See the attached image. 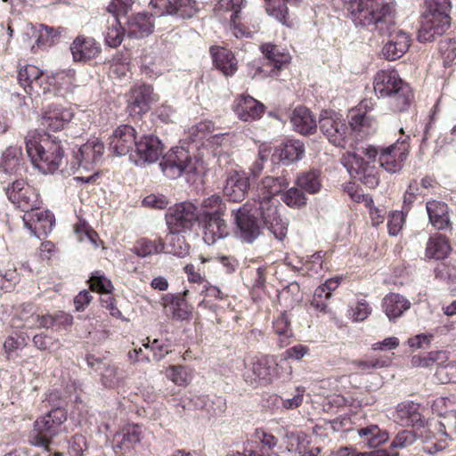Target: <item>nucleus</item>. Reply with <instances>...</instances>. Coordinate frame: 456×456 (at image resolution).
Instances as JSON below:
<instances>
[{"mask_svg":"<svg viewBox=\"0 0 456 456\" xmlns=\"http://www.w3.org/2000/svg\"><path fill=\"white\" fill-rule=\"evenodd\" d=\"M346 11L356 27L387 35L388 41L382 48L387 60L395 61L408 51L411 37L395 27V11L392 4L383 0H349Z\"/></svg>","mask_w":456,"mask_h":456,"instance_id":"1","label":"nucleus"},{"mask_svg":"<svg viewBox=\"0 0 456 456\" xmlns=\"http://www.w3.org/2000/svg\"><path fill=\"white\" fill-rule=\"evenodd\" d=\"M25 145L32 164L42 173L70 175L76 172L75 164L67 160L61 141L49 135L28 134L25 137Z\"/></svg>","mask_w":456,"mask_h":456,"instance_id":"2","label":"nucleus"},{"mask_svg":"<svg viewBox=\"0 0 456 456\" xmlns=\"http://www.w3.org/2000/svg\"><path fill=\"white\" fill-rule=\"evenodd\" d=\"M373 88L379 98H388L390 109L395 112H403L409 109L413 94L395 69H382L376 73Z\"/></svg>","mask_w":456,"mask_h":456,"instance_id":"3","label":"nucleus"},{"mask_svg":"<svg viewBox=\"0 0 456 456\" xmlns=\"http://www.w3.org/2000/svg\"><path fill=\"white\" fill-rule=\"evenodd\" d=\"M67 411L63 407H53L38 416L28 435V443L34 447L51 452V444L55 437L66 433Z\"/></svg>","mask_w":456,"mask_h":456,"instance_id":"4","label":"nucleus"},{"mask_svg":"<svg viewBox=\"0 0 456 456\" xmlns=\"http://www.w3.org/2000/svg\"><path fill=\"white\" fill-rule=\"evenodd\" d=\"M450 0H425V11L421 16L418 40L428 42L436 36L443 35L450 26Z\"/></svg>","mask_w":456,"mask_h":456,"instance_id":"5","label":"nucleus"},{"mask_svg":"<svg viewBox=\"0 0 456 456\" xmlns=\"http://www.w3.org/2000/svg\"><path fill=\"white\" fill-rule=\"evenodd\" d=\"M378 154L379 151L374 146L361 147L349 154L345 163L351 177L370 189L375 188L379 182L376 167Z\"/></svg>","mask_w":456,"mask_h":456,"instance_id":"6","label":"nucleus"},{"mask_svg":"<svg viewBox=\"0 0 456 456\" xmlns=\"http://www.w3.org/2000/svg\"><path fill=\"white\" fill-rule=\"evenodd\" d=\"M242 364L241 376L246 383L252 386L267 385L275 378H289L291 375L290 366H288L286 374L281 375L279 363L271 355H247Z\"/></svg>","mask_w":456,"mask_h":456,"instance_id":"7","label":"nucleus"},{"mask_svg":"<svg viewBox=\"0 0 456 456\" xmlns=\"http://www.w3.org/2000/svg\"><path fill=\"white\" fill-rule=\"evenodd\" d=\"M254 201L257 205L256 211L265 227L277 240H281L287 234L288 224L281 216L278 200L265 199Z\"/></svg>","mask_w":456,"mask_h":456,"instance_id":"8","label":"nucleus"},{"mask_svg":"<svg viewBox=\"0 0 456 456\" xmlns=\"http://www.w3.org/2000/svg\"><path fill=\"white\" fill-rule=\"evenodd\" d=\"M9 200L26 214L39 208L41 201L37 190L24 180H16L5 187Z\"/></svg>","mask_w":456,"mask_h":456,"instance_id":"9","label":"nucleus"},{"mask_svg":"<svg viewBox=\"0 0 456 456\" xmlns=\"http://www.w3.org/2000/svg\"><path fill=\"white\" fill-rule=\"evenodd\" d=\"M319 125L322 133L330 142L338 147L346 146L348 127L339 114L332 110L322 111Z\"/></svg>","mask_w":456,"mask_h":456,"instance_id":"10","label":"nucleus"},{"mask_svg":"<svg viewBox=\"0 0 456 456\" xmlns=\"http://www.w3.org/2000/svg\"><path fill=\"white\" fill-rule=\"evenodd\" d=\"M160 167L164 175L172 179L195 170L192 158L183 147H175L167 152L160 162Z\"/></svg>","mask_w":456,"mask_h":456,"instance_id":"11","label":"nucleus"},{"mask_svg":"<svg viewBox=\"0 0 456 456\" xmlns=\"http://www.w3.org/2000/svg\"><path fill=\"white\" fill-rule=\"evenodd\" d=\"M232 215L237 228V236L246 243H253L261 234V228L257 219L250 214L249 208L245 204L232 209Z\"/></svg>","mask_w":456,"mask_h":456,"instance_id":"12","label":"nucleus"},{"mask_svg":"<svg viewBox=\"0 0 456 456\" xmlns=\"http://www.w3.org/2000/svg\"><path fill=\"white\" fill-rule=\"evenodd\" d=\"M150 4L158 16L171 15L179 19H191L200 8L196 0H151Z\"/></svg>","mask_w":456,"mask_h":456,"instance_id":"13","label":"nucleus"},{"mask_svg":"<svg viewBox=\"0 0 456 456\" xmlns=\"http://www.w3.org/2000/svg\"><path fill=\"white\" fill-rule=\"evenodd\" d=\"M104 152V145L98 139L91 140L81 145L73 152V162L76 171L84 169L91 171L102 160Z\"/></svg>","mask_w":456,"mask_h":456,"instance_id":"14","label":"nucleus"},{"mask_svg":"<svg viewBox=\"0 0 456 456\" xmlns=\"http://www.w3.org/2000/svg\"><path fill=\"white\" fill-rule=\"evenodd\" d=\"M163 153V145L160 140L154 135H143L135 143L134 151L130 159L137 166L156 162Z\"/></svg>","mask_w":456,"mask_h":456,"instance_id":"15","label":"nucleus"},{"mask_svg":"<svg viewBox=\"0 0 456 456\" xmlns=\"http://www.w3.org/2000/svg\"><path fill=\"white\" fill-rule=\"evenodd\" d=\"M408 139L409 136L402 140L398 139L395 143L380 151V167L388 173H395L402 168V164L409 151Z\"/></svg>","mask_w":456,"mask_h":456,"instance_id":"16","label":"nucleus"},{"mask_svg":"<svg viewBox=\"0 0 456 456\" xmlns=\"http://www.w3.org/2000/svg\"><path fill=\"white\" fill-rule=\"evenodd\" d=\"M166 219L171 232H181L185 229H190L194 221L198 219L197 208L190 202L177 204L169 209Z\"/></svg>","mask_w":456,"mask_h":456,"instance_id":"17","label":"nucleus"},{"mask_svg":"<svg viewBox=\"0 0 456 456\" xmlns=\"http://www.w3.org/2000/svg\"><path fill=\"white\" fill-rule=\"evenodd\" d=\"M421 436L425 440L423 451L428 454H435L447 446L446 439L450 437L451 433L447 430L444 423L440 421L430 422L427 428L421 432Z\"/></svg>","mask_w":456,"mask_h":456,"instance_id":"18","label":"nucleus"},{"mask_svg":"<svg viewBox=\"0 0 456 456\" xmlns=\"http://www.w3.org/2000/svg\"><path fill=\"white\" fill-rule=\"evenodd\" d=\"M135 130L129 125L118 126L110 137V149L117 156H125L132 153L133 147H135Z\"/></svg>","mask_w":456,"mask_h":456,"instance_id":"19","label":"nucleus"},{"mask_svg":"<svg viewBox=\"0 0 456 456\" xmlns=\"http://www.w3.org/2000/svg\"><path fill=\"white\" fill-rule=\"evenodd\" d=\"M73 61L87 62L96 58L102 51L101 45L91 37L77 36L69 46Z\"/></svg>","mask_w":456,"mask_h":456,"instance_id":"20","label":"nucleus"},{"mask_svg":"<svg viewBox=\"0 0 456 456\" xmlns=\"http://www.w3.org/2000/svg\"><path fill=\"white\" fill-rule=\"evenodd\" d=\"M25 226L37 237L50 233L54 225V216L49 210H31L23 216Z\"/></svg>","mask_w":456,"mask_h":456,"instance_id":"21","label":"nucleus"},{"mask_svg":"<svg viewBox=\"0 0 456 456\" xmlns=\"http://www.w3.org/2000/svg\"><path fill=\"white\" fill-rule=\"evenodd\" d=\"M248 188V177L244 173L232 170L227 174L223 191L229 200L240 202L245 199Z\"/></svg>","mask_w":456,"mask_h":456,"instance_id":"22","label":"nucleus"},{"mask_svg":"<svg viewBox=\"0 0 456 456\" xmlns=\"http://www.w3.org/2000/svg\"><path fill=\"white\" fill-rule=\"evenodd\" d=\"M31 36L36 37V43L31 46V51L45 50L59 42L60 37L64 32L61 27L53 28L45 24L31 26Z\"/></svg>","mask_w":456,"mask_h":456,"instance_id":"23","label":"nucleus"},{"mask_svg":"<svg viewBox=\"0 0 456 456\" xmlns=\"http://www.w3.org/2000/svg\"><path fill=\"white\" fill-rule=\"evenodd\" d=\"M305 148L299 140H288L274 149L271 160L273 163L282 162L289 165L303 159Z\"/></svg>","mask_w":456,"mask_h":456,"instance_id":"24","label":"nucleus"},{"mask_svg":"<svg viewBox=\"0 0 456 456\" xmlns=\"http://www.w3.org/2000/svg\"><path fill=\"white\" fill-rule=\"evenodd\" d=\"M72 111L61 105H51L43 114L41 125L53 132H56L64 128L72 119Z\"/></svg>","mask_w":456,"mask_h":456,"instance_id":"25","label":"nucleus"},{"mask_svg":"<svg viewBox=\"0 0 456 456\" xmlns=\"http://www.w3.org/2000/svg\"><path fill=\"white\" fill-rule=\"evenodd\" d=\"M224 215L207 216L198 220L204 230V240L208 244L215 243L229 234L228 226L224 219Z\"/></svg>","mask_w":456,"mask_h":456,"instance_id":"26","label":"nucleus"},{"mask_svg":"<svg viewBox=\"0 0 456 456\" xmlns=\"http://www.w3.org/2000/svg\"><path fill=\"white\" fill-rule=\"evenodd\" d=\"M233 110L240 120L248 122L260 118L264 113L265 106L249 95H241L235 100Z\"/></svg>","mask_w":456,"mask_h":456,"instance_id":"27","label":"nucleus"},{"mask_svg":"<svg viewBox=\"0 0 456 456\" xmlns=\"http://www.w3.org/2000/svg\"><path fill=\"white\" fill-rule=\"evenodd\" d=\"M158 100L153 92V87L150 85H142L133 88L130 92L128 107L132 112H145L149 105Z\"/></svg>","mask_w":456,"mask_h":456,"instance_id":"28","label":"nucleus"},{"mask_svg":"<svg viewBox=\"0 0 456 456\" xmlns=\"http://www.w3.org/2000/svg\"><path fill=\"white\" fill-rule=\"evenodd\" d=\"M289 181L285 175L278 177L265 176L257 184L254 200H271L275 199V195L280 193L283 188L288 187Z\"/></svg>","mask_w":456,"mask_h":456,"instance_id":"29","label":"nucleus"},{"mask_svg":"<svg viewBox=\"0 0 456 456\" xmlns=\"http://www.w3.org/2000/svg\"><path fill=\"white\" fill-rule=\"evenodd\" d=\"M395 420L401 426H421L423 419L419 411V404L413 402H403L397 405L395 414Z\"/></svg>","mask_w":456,"mask_h":456,"instance_id":"30","label":"nucleus"},{"mask_svg":"<svg viewBox=\"0 0 456 456\" xmlns=\"http://www.w3.org/2000/svg\"><path fill=\"white\" fill-rule=\"evenodd\" d=\"M290 122L295 131L301 134H312L316 131L317 123L313 113L306 107L298 106L290 116Z\"/></svg>","mask_w":456,"mask_h":456,"instance_id":"31","label":"nucleus"},{"mask_svg":"<svg viewBox=\"0 0 456 456\" xmlns=\"http://www.w3.org/2000/svg\"><path fill=\"white\" fill-rule=\"evenodd\" d=\"M261 51L267 60L266 65L272 67V69L269 71L270 76L278 75V71L289 64L291 60L290 54L288 52L275 45H262Z\"/></svg>","mask_w":456,"mask_h":456,"instance_id":"32","label":"nucleus"},{"mask_svg":"<svg viewBox=\"0 0 456 456\" xmlns=\"http://www.w3.org/2000/svg\"><path fill=\"white\" fill-rule=\"evenodd\" d=\"M261 51L267 60L266 65L272 67V69L269 71L270 76L278 75V71L289 64L291 60L290 54L288 52L275 45H262Z\"/></svg>","mask_w":456,"mask_h":456,"instance_id":"33","label":"nucleus"},{"mask_svg":"<svg viewBox=\"0 0 456 456\" xmlns=\"http://www.w3.org/2000/svg\"><path fill=\"white\" fill-rule=\"evenodd\" d=\"M411 304L398 293H389L382 299V309L389 321L395 322L410 309Z\"/></svg>","mask_w":456,"mask_h":456,"instance_id":"34","label":"nucleus"},{"mask_svg":"<svg viewBox=\"0 0 456 456\" xmlns=\"http://www.w3.org/2000/svg\"><path fill=\"white\" fill-rule=\"evenodd\" d=\"M349 125L357 139H363L373 134L378 128L377 121L367 113L351 114Z\"/></svg>","mask_w":456,"mask_h":456,"instance_id":"35","label":"nucleus"},{"mask_svg":"<svg viewBox=\"0 0 456 456\" xmlns=\"http://www.w3.org/2000/svg\"><path fill=\"white\" fill-rule=\"evenodd\" d=\"M210 53L216 67L224 76H232L235 73L237 70V61L230 50L224 47L212 46Z\"/></svg>","mask_w":456,"mask_h":456,"instance_id":"36","label":"nucleus"},{"mask_svg":"<svg viewBox=\"0 0 456 456\" xmlns=\"http://www.w3.org/2000/svg\"><path fill=\"white\" fill-rule=\"evenodd\" d=\"M430 224L437 230H444L451 224L449 208L442 201H428L426 206Z\"/></svg>","mask_w":456,"mask_h":456,"instance_id":"37","label":"nucleus"},{"mask_svg":"<svg viewBox=\"0 0 456 456\" xmlns=\"http://www.w3.org/2000/svg\"><path fill=\"white\" fill-rule=\"evenodd\" d=\"M42 78L41 70L33 65L22 67L18 72L19 83L28 94H38L37 88L40 87Z\"/></svg>","mask_w":456,"mask_h":456,"instance_id":"38","label":"nucleus"},{"mask_svg":"<svg viewBox=\"0 0 456 456\" xmlns=\"http://www.w3.org/2000/svg\"><path fill=\"white\" fill-rule=\"evenodd\" d=\"M127 33L131 37H144L153 31V21L151 17L145 13H137L127 21Z\"/></svg>","mask_w":456,"mask_h":456,"instance_id":"39","label":"nucleus"},{"mask_svg":"<svg viewBox=\"0 0 456 456\" xmlns=\"http://www.w3.org/2000/svg\"><path fill=\"white\" fill-rule=\"evenodd\" d=\"M451 247L446 238L441 234L431 236L426 246L425 256L429 259L441 260L448 256Z\"/></svg>","mask_w":456,"mask_h":456,"instance_id":"40","label":"nucleus"},{"mask_svg":"<svg viewBox=\"0 0 456 456\" xmlns=\"http://www.w3.org/2000/svg\"><path fill=\"white\" fill-rule=\"evenodd\" d=\"M244 0H219L217 10L223 15L224 20H229L234 29H238L241 36L244 33L236 23L239 14L243 5Z\"/></svg>","mask_w":456,"mask_h":456,"instance_id":"41","label":"nucleus"},{"mask_svg":"<svg viewBox=\"0 0 456 456\" xmlns=\"http://www.w3.org/2000/svg\"><path fill=\"white\" fill-rule=\"evenodd\" d=\"M226 205L223 199L218 194H213L205 198L200 205L198 214L200 217H206L207 216L224 215Z\"/></svg>","mask_w":456,"mask_h":456,"instance_id":"42","label":"nucleus"},{"mask_svg":"<svg viewBox=\"0 0 456 456\" xmlns=\"http://www.w3.org/2000/svg\"><path fill=\"white\" fill-rule=\"evenodd\" d=\"M121 18L122 17L117 15H111L108 20V28L105 33V43L110 47L118 46L124 39L125 29L121 25Z\"/></svg>","mask_w":456,"mask_h":456,"instance_id":"43","label":"nucleus"},{"mask_svg":"<svg viewBox=\"0 0 456 456\" xmlns=\"http://www.w3.org/2000/svg\"><path fill=\"white\" fill-rule=\"evenodd\" d=\"M189 245L185 242L184 237L179 232H171L167 236V242L165 243V250L167 252L183 257L189 254Z\"/></svg>","mask_w":456,"mask_h":456,"instance_id":"44","label":"nucleus"},{"mask_svg":"<svg viewBox=\"0 0 456 456\" xmlns=\"http://www.w3.org/2000/svg\"><path fill=\"white\" fill-rule=\"evenodd\" d=\"M320 175L321 172L318 170L303 172L297 175L296 183L299 188L308 193L314 194L317 193L322 187Z\"/></svg>","mask_w":456,"mask_h":456,"instance_id":"45","label":"nucleus"},{"mask_svg":"<svg viewBox=\"0 0 456 456\" xmlns=\"http://www.w3.org/2000/svg\"><path fill=\"white\" fill-rule=\"evenodd\" d=\"M134 252L141 257L159 254L165 250V243L161 240H151L147 238L138 240L134 246Z\"/></svg>","mask_w":456,"mask_h":456,"instance_id":"46","label":"nucleus"},{"mask_svg":"<svg viewBox=\"0 0 456 456\" xmlns=\"http://www.w3.org/2000/svg\"><path fill=\"white\" fill-rule=\"evenodd\" d=\"M358 434L370 448L378 447L388 439L387 434L381 433L376 425L361 428L358 430Z\"/></svg>","mask_w":456,"mask_h":456,"instance_id":"47","label":"nucleus"},{"mask_svg":"<svg viewBox=\"0 0 456 456\" xmlns=\"http://www.w3.org/2000/svg\"><path fill=\"white\" fill-rule=\"evenodd\" d=\"M273 330L280 337L279 344L281 347L288 345V339L292 337V330L290 328V322L287 314L281 313L273 322Z\"/></svg>","mask_w":456,"mask_h":456,"instance_id":"48","label":"nucleus"},{"mask_svg":"<svg viewBox=\"0 0 456 456\" xmlns=\"http://www.w3.org/2000/svg\"><path fill=\"white\" fill-rule=\"evenodd\" d=\"M89 282L90 288L94 291L111 294L114 289L111 281L101 271H95L93 273Z\"/></svg>","mask_w":456,"mask_h":456,"instance_id":"49","label":"nucleus"},{"mask_svg":"<svg viewBox=\"0 0 456 456\" xmlns=\"http://www.w3.org/2000/svg\"><path fill=\"white\" fill-rule=\"evenodd\" d=\"M282 200L289 207L301 208L306 205L307 199L300 189L291 187L283 193Z\"/></svg>","mask_w":456,"mask_h":456,"instance_id":"50","label":"nucleus"},{"mask_svg":"<svg viewBox=\"0 0 456 456\" xmlns=\"http://www.w3.org/2000/svg\"><path fill=\"white\" fill-rule=\"evenodd\" d=\"M371 306L364 299H358L354 305L350 306V315L353 322H362L371 314Z\"/></svg>","mask_w":456,"mask_h":456,"instance_id":"51","label":"nucleus"},{"mask_svg":"<svg viewBox=\"0 0 456 456\" xmlns=\"http://www.w3.org/2000/svg\"><path fill=\"white\" fill-rule=\"evenodd\" d=\"M167 377L177 386H186L191 381L189 371L184 366H171L167 370Z\"/></svg>","mask_w":456,"mask_h":456,"instance_id":"52","label":"nucleus"},{"mask_svg":"<svg viewBox=\"0 0 456 456\" xmlns=\"http://www.w3.org/2000/svg\"><path fill=\"white\" fill-rule=\"evenodd\" d=\"M309 348L302 344H297L294 346L288 348L282 354L279 365L281 369L284 368V365H288L287 360L292 359L296 361L301 360L304 356L308 354Z\"/></svg>","mask_w":456,"mask_h":456,"instance_id":"53","label":"nucleus"},{"mask_svg":"<svg viewBox=\"0 0 456 456\" xmlns=\"http://www.w3.org/2000/svg\"><path fill=\"white\" fill-rule=\"evenodd\" d=\"M271 155V149L267 147H261L255 161L249 167L250 175L253 178H256L262 173L265 168V164L268 160Z\"/></svg>","mask_w":456,"mask_h":456,"instance_id":"54","label":"nucleus"},{"mask_svg":"<svg viewBox=\"0 0 456 456\" xmlns=\"http://www.w3.org/2000/svg\"><path fill=\"white\" fill-rule=\"evenodd\" d=\"M281 300L288 303V306H293L301 299L300 287L297 282H291L285 287L280 294Z\"/></svg>","mask_w":456,"mask_h":456,"instance_id":"55","label":"nucleus"},{"mask_svg":"<svg viewBox=\"0 0 456 456\" xmlns=\"http://www.w3.org/2000/svg\"><path fill=\"white\" fill-rule=\"evenodd\" d=\"M123 376L116 366H105L102 374V384L107 387H114L119 384Z\"/></svg>","mask_w":456,"mask_h":456,"instance_id":"56","label":"nucleus"},{"mask_svg":"<svg viewBox=\"0 0 456 456\" xmlns=\"http://www.w3.org/2000/svg\"><path fill=\"white\" fill-rule=\"evenodd\" d=\"M435 376L436 380L440 383H456L455 363H449L444 366H439L436 370Z\"/></svg>","mask_w":456,"mask_h":456,"instance_id":"57","label":"nucleus"},{"mask_svg":"<svg viewBox=\"0 0 456 456\" xmlns=\"http://www.w3.org/2000/svg\"><path fill=\"white\" fill-rule=\"evenodd\" d=\"M439 49L444 59V65L450 66L456 59V41L453 39L441 41Z\"/></svg>","mask_w":456,"mask_h":456,"instance_id":"58","label":"nucleus"},{"mask_svg":"<svg viewBox=\"0 0 456 456\" xmlns=\"http://www.w3.org/2000/svg\"><path fill=\"white\" fill-rule=\"evenodd\" d=\"M142 438L141 428L137 425L130 426L123 433L121 444L126 448H131L138 444Z\"/></svg>","mask_w":456,"mask_h":456,"instance_id":"59","label":"nucleus"},{"mask_svg":"<svg viewBox=\"0 0 456 456\" xmlns=\"http://www.w3.org/2000/svg\"><path fill=\"white\" fill-rule=\"evenodd\" d=\"M33 344L39 350H57L61 346L58 339H53L44 333L34 336Z\"/></svg>","mask_w":456,"mask_h":456,"instance_id":"60","label":"nucleus"},{"mask_svg":"<svg viewBox=\"0 0 456 456\" xmlns=\"http://www.w3.org/2000/svg\"><path fill=\"white\" fill-rule=\"evenodd\" d=\"M22 156L21 147L12 145L3 154L4 163L8 168H14L20 162Z\"/></svg>","mask_w":456,"mask_h":456,"instance_id":"61","label":"nucleus"},{"mask_svg":"<svg viewBox=\"0 0 456 456\" xmlns=\"http://www.w3.org/2000/svg\"><path fill=\"white\" fill-rule=\"evenodd\" d=\"M33 309L34 307L30 304L22 305L16 314L17 318L23 322V325L29 329H33L37 325L34 322L36 314L33 313Z\"/></svg>","mask_w":456,"mask_h":456,"instance_id":"62","label":"nucleus"},{"mask_svg":"<svg viewBox=\"0 0 456 456\" xmlns=\"http://www.w3.org/2000/svg\"><path fill=\"white\" fill-rule=\"evenodd\" d=\"M134 0H112L108 6V11L112 15L125 17L134 4Z\"/></svg>","mask_w":456,"mask_h":456,"instance_id":"63","label":"nucleus"},{"mask_svg":"<svg viewBox=\"0 0 456 456\" xmlns=\"http://www.w3.org/2000/svg\"><path fill=\"white\" fill-rule=\"evenodd\" d=\"M405 216L403 211H395L389 216L387 222L388 233L396 236L404 223Z\"/></svg>","mask_w":456,"mask_h":456,"instance_id":"64","label":"nucleus"}]
</instances>
